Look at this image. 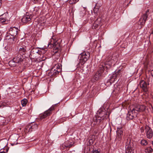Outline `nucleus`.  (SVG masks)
I'll return each mask as SVG.
<instances>
[{
	"label": "nucleus",
	"instance_id": "f257e3e1",
	"mask_svg": "<svg viewBox=\"0 0 153 153\" xmlns=\"http://www.w3.org/2000/svg\"><path fill=\"white\" fill-rule=\"evenodd\" d=\"M22 46L19 48V52L20 55H24L27 51H29L31 47V45H29L28 42L27 41H25L22 43Z\"/></svg>",
	"mask_w": 153,
	"mask_h": 153
},
{
	"label": "nucleus",
	"instance_id": "f03ea898",
	"mask_svg": "<svg viewBox=\"0 0 153 153\" xmlns=\"http://www.w3.org/2000/svg\"><path fill=\"white\" fill-rule=\"evenodd\" d=\"M23 57L22 55L18 54L14 57L12 61L9 62V64L10 65L15 66L16 65V63H20L23 60Z\"/></svg>",
	"mask_w": 153,
	"mask_h": 153
},
{
	"label": "nucleus",
	"instance_id": "7ed1b4c3",
	"mask_svg": "<svg viewBox=\"0 0 153 153\" xmlns=\"http://www.w3.org/2000/svg\"><path fill=\"white\" fill-rule=\"evenodd\" d=\"M61 71V69L59 65H55L52 68L49 72L48 75L50 76H55L58 74Z\"/></svg>",
	"mask_w": 153,
	"mask_h": 153
},
{
	"label": "nucleus",
	"instance_id": "20e7f679",
	"mask_svg": "<svg viewBox=\"0 0 153 153\" xmlns=\"http://www.w3.org/2000/svg\"><path fill=\"white\" fill-rule=\"evenodd\" d=\"M104 66H102L101 67H100L98 71L93 76V78L91 80V81L94 82L98 80L101 76V74L104 72Z\"/></svg>",
	"mask_w": 153,
	"mask_h": 153
},
{
	"label": "nucleus",
	"instance_id": "39448f33",
	"mask_svg": "<svg viewBox=\"0 0 153 153\" xmlns=\"http://www.w3.org/2000/svg\"><path fill=\"white\" fill-rule=\"evenodd\" d=\"M133 143L131 142L130 138L127 139V142L126 143V153H133L132 151Z\"/></svg>",
	"mask_w": 153,
	"mask_h": 153
},
{
	"label": "nucleus",
	"instance_id": "423d86ee",
	"mask_svg": "<svg viewBox=\"0 0 153 153\" xmlns=\"http://www.w3.org/2000/svg\"><path fill=\"white\" fill-rule=\"evenodd\" d=\"M90 57V54L88 52H84L81 53L80 57V62L82 64H84L88 59Z\"/></svg>",
	"mask_w": 153,
	"mask_h": 153
},
{
	"label": "nucleus",
	"instance_id": "0eeeda50",
	"mask_svg": "<svg viewBox=\"0 0 153 153\" xmlns=\"http://www.w3.org/2000/svg\"><path fill=\"white\" fill-rule=\"evenodd\" d=\"M39 49L37 48H33L31 49L30 56L31 59H36L39 55Z\"/></svg>",
	"mask_w": 153,
	"mask_h": 153
},
{
	"label": "nucleus",
	"instance_id": "6e6552de",
	"mask_svg": "<svg viewBox=\"0 0 153 153\" xmlns=\"http://www.w3.org/2000/svg\"><path fill=\"white\" fill-rule=\"evenodd\" d=\"M149 84L144 80L141 81L139 84L140 88L145 92H148L149 89Z\"/></svg>",
	"mask_w": 153,
	"mask_h": 153
},
{
	"label": "nucleus",
	"instance_id": "1a4fd4ad",
	"mask_svg": "<svg viewBox=\"0 0 153 153\" xmlns=\"http://www.w3.org/2000/svg\"><path fill=\"white\" fill-rule=\"evenodd\" d=\"M145 109V106L143 105H137L133 108L131 111L132 114H134L136 113L137 114V112H141L143 111Z\"/></svg>",
	"mask_w": 153,
	"mask_h": 153
},
{
	"label": "nucleus",
	"instance_id": "9d476101",
	"mask_svg": "<svg viewBox=\"0 0 153 153\" xmlns=\"http://www.w3.org/2000/svg\"><path fill=\"white\" fill-rule=\"evenodd\" d=\"M145 129L147 137L149 139L152 138L153 135V132L152 129L148 126H145Z\"/></svg>",
	"mask_w": 153,
	"mask_h": 153
},
{
	"label": "nucleus",
	"instance_id": "9b49d317",
	"mask_svg": "<svg viewBox=\"0 0 153 153\" xmlns=\"http://www.w3.org/2000/svg\"><path fill=\"white\" fill-rule=\"evenodd\" d=\"M19 30L15 27H10L9 29V33L11 36L16 37L18 34Z\"/></svg>",
	"mask_w": 153,
	"mask_h": 153
},
{
	"label": "nucleus",
	"instance_id": "f8f14e48",
	"mask_svg": "<svg viewBox=\"0 0 153 153\" xmlns=\"http://www.w3.org/2000/svg\"><path fill=\"white\" fill-rule=\"evenodd\" d=\"M51 40L50 42H49L48 45V47L49 48H51L52 47H54V49L56 50V52L57 51H58L59 50V46H58V45H57L56 44L57 43L56 42H53V43H52V40L54 41V39L53 38H52L51 39Z\"/></svg>",
	"mask_w": 153,
	"mask_h": 153
},
{
	"label": "nucleus",
	"instance_id": "ddd939ff",
	"mask_svg": "<svg viewBox=\"0 0 153 153\" xmlns=\"http://www.w3.org/2000/svg\"><path fill=\"white\" fill-rule=\"evenodd\" d=\"M17 39V37L12 36H10V35H8L6 36L5 39L8 42L13 44L16 40Z\"/></svg>",
	"mask_w": 153,
	"mask_h": 153
},
{
	"label": "nucleus",
	"instance_id": "4468645a",
	"mask_svg": "<svg viewBox=\"0 0 153 153\" xmlns=\"http://www.w3.org/2000/svg\"><path fill=\"white\" fill-rule=\"evenodd\" d=\"M147 18V15H142L139 20V24L141 25H144L145 23Z\"/></svg>",
	"mask_w": 153,
	"mask_h": 153
},
{
	"label": "nucleus",
	"instance_id": "2eb2a0df",
	"mask_svg": "<svg viewBox=\"0 0 153 153\" xmlns=\"http://www.w3.org/2000/svg\"><path fill=\"white\" fill-rule=\"evenodd\" d=\"M38 128V125L36 124H34V125L31 126L30 125H29L25 127V130L28 131L29 132H31L32 131V130H34L35 129H37Z\"/></svg>",
	"mask_w": 153,
	"mask_h": 153
},
{
	"label": "nucleus",
	"instance_id": "dca6fc26",
	"mask_svg": "<svg viewBox=\"0 0 153 153\" xmlns=\"http://www.w3.org/2000/svg\"><path fill=\"white\" fill-rule=\"evenodd\" d=\"M32 16L30 15H26L24 16L21 19V21L24 23H26L31 20Z\"/></svg>",
	"mask_w": 153,
	"mask_h": 153
},
{
	"label": "nucleus",
	"instance_id": "f3484780",
	"mask_svg": "<svg viewBox=\"0 0 153 153\" xmlns=\"http://www.w3.org/2000/svg\"><path fill=\"white\" fill-rule=\"evenodd\" d=\"M117 137L119 138V140H120L121 138L123 133V131L121 127L117 128Z\"/></svg>",
	"mask_w": 153,
	"mask_h": 153
},
{
	"label": "nucleus",
	"instance_id": "a211bd4d",
	"mask_svg": "<svg viewBox=\"0 0 153 153\" xmlns=\"http://www.w3.org/2000/svg\"><path fill=\"white\" fill-rule=\"evenodd\" d=\"M7 14L8 15L7 13ZM7 14L4 13L2 16V17L0 18V22L3 24H6L8 23V22L7 21V19L6 17H4V16H6Z\"/></svg>",
	"mask_w": 153,
	"mask_h": 153
},
{
	"label": "nucleus",
	"instance_id": "6ab92c4d",
	"mask_svg": "<svg viewBox=\"0 0 153 153\" xmlns=\"http://www.w3.org/2000/svg\"><path fill=\"white\" fill-rule=\"evenodd\" d=\"M107 61L108 63H106V68L108 69L111 67L112 62L113 61V60L111 59V56L109 57V59L107 60Z\"/></svg>",
	"mask_w": 153,
	"mask_h": 153
},
{
	"label": "nucleus",
	"instance_id": "aec40b11",
	"mask_svg": "<svg viewBox=\"0 0 153 153\" xmlns=\"http://www.w3.org/2000/svg\"><path fill=\"white\" fill-rule=\"evenodd\" d=\"M54 106H52L48 110L45 112V115H48V114H52V112L54 110Z\"/></svg>",
	"mask_w": 153,
	"mask_h": 153
},
{
	"label": "nucleus",
	"instance_id": "412c9836",
	"mask_svg": "<svg viewBox=\"0 0 153 153\" xmlns=\"http://www.w3.org/2000/svg\"><path fill=\"white\" fill-rule=\"evenodd\" d=\"M48 49L47 48H42L39 49V54H43L45 53L47 51Z\"/></svg>",
	"mask_w": 153,
	"mask_h": 153
},
{
	"label": "nucleus",
	"instance_id": "4be33fe9",
	"mask_svg": "<svg viewBox=\"0 0 153 153\" xmlns=\"http://www.w3.org/2000/svg\"><path fill=\"white\" fill-rule=\"evenodd\" d=\"M98 19L93 24L92 28L94 29H96L98 26L99 24Z\"/></svg>",
	"mask_w": 153,
	"mask_h": 153
},
{
	"label": "nucleus",
	"instance_id": "5701e85b",
	"mask_svg": "<svg viewBox=\"0 0 153 153\" xmlns=\"http://www.w3.org/2000/svg\"><path fill=\"white\" fill-rule=\"evenodd\" d=\"M1 117L2 118V119H4L3 120H2V119H1V120L2 121H3L2 122V123H1V125H5V123H8V122L9 121H10V119H6V118H4V117H3H3L1 116Z\"/></svg>",
	"mask_w": 153,
	"mask_h": 153
},
{
	"label": "nucleus",
	"instance_id": "b1692460",
	"mask_svg": "<svg viewBox=\"0 0 153 153\" xmlns=\"http://www.w3.org/2000/svg\"><path fill=\"white\" fill-rule=\"evenodd\" d=\"M153 149L151 146L146 147L145 149V152L146 153H150L152 152Z\"/></svg>",
	"mask_w": 153,
	"mask_h": 153
},
{
	"label": "nucleus",
	"instance_id": "393cba45",
	"mask_svg": "<svg viewBox=\"0 0 153 153\" xmlns=\"http://www.w3.org/2000/svg\"><path fill=\"white\" fill-rule=\"evenodd\" d=\"M39 55H40V56L39 57V59L40 61H44L46 59V57L43 54H40Z\"/></svg>",
	"mask_w": 153,
	"mask_h": 153
},
{
	"label": "nucleus",
	"instance_id": "a878e982",
	"mask_svg": "<svg viewBox=\"0 0 153 153\" xmlns=\"http://www.w3.org/2000/svg\"><path fill=\"white\" fill-rule=\"evenodd\" d=\"M95 117L93 119L94 121V122L95 121L97 123H100V119H99L100 117L99 115H95Z\"/></svg>",
	"mask_w": 153,
	"mask_h": 153
},
{
	"label": "nucleus",
	"instance_id": "bb28decb",
	"mask_svg": "<svg viewBox=\"0 0 153 153\" xmlns=\"http://www.w3.org/2000/svg\"><path fill=\"white\" fill-rule=\"evenodd\" d=\"M27 100L26 99H24L21 101V104L23 106H25L27 103Z\"/></svg>",
	"mask_w": 153,
	"mask_h": 153
},
{
	"label": "nucleus",
	"instance_id": "cd10ccee",
	"mask_svg": "<svg viewBox=\"0 0 153 153\" xmlns=\"http://www.w3.org/2000/svg\"><path fill=\"white\" fill-rule=\"evenodd\" d=\"M148 144L146 140L144 139H143L141 141V144L143 146H146Z\"/></svg>",
	"mask_w": 153,
	"mask_h": 153
},
{
	"label": "nucleus",
	"instance_id": "c85d7f7f",
	"mask_svg": "<svg viewBox=\"0 0 153 153\" xmlns=\"http://www.w3.org/2000/svg\"><path fill=\"white\" fill-rule=\"evenodd\" d=\"M135 117L134 115H127L126 117V119L127 120H129L133 119Z\"/></svg>",
	"mask_w": 153,
	"mask_h": 153
},
{
	"label": "nucleus",
	"instance_id": "c756f323",
	"mask_svg": "<svg viewBox=\"0 0 153 153\" xmlns=\"http://www.w3.org/2000/svg\"><path fill=\"white\" fill-rule=\"evenodd\" d=\"M79 1V0H69V3L70 4H74Z\"/></svg>",
	"mask_w": 153,
	"mask_h": 153
},
{
	"label": "nucleus",
	"instance_id": "7c9ffc66",
	"mask_svg": "<svg viewBox=\"0 0 153 153\" xmlns=\"http://www.w3.org/2000/svg\"><path fill=\"white\" fill-rule=\"evenodd\" d=\"M102 108H100L97 111V114L98 115V114H103L102 113Z\"/></svg>",
	"mask_w": 153,
	"mask_h": 153
},
{
	"label": "nucleus",
	"instance_id": "2f4dec72",
	"mask_svg": "<svg viewBox=\"0 0 153 153\" xmlns=\"http://www.w3.org/2000/svg\"><path fill=\"white\" fill-rule=\"evenodd\" d=\"M144 129H145V127H142L140 128L141 132H143L144 131Z\"/></svg>",
	"mask_w": 153,
	"mask_h": 153
},
{
	"label": "nucleus",
	"instance_id": "473e14b6",
	"mask_svg": "<svg viewBox=\"0 0 153 153\" xmlns=\"http://www.w3.org/2000/svg\"><path fill=\"white\" fill-rule=\"evenodd\" d=\"M149 12V10H147L146 11V13H145L143 14V15H147V17L148 18V16L149 15L148 13Z\"/></svg>",
	"mask_w": 153,
	"mask_h": 153
},
{
	"label": "nucleus",
	"instance_id": "72a5a7b5",
	"mask_svg": "<svg viewBox=\"0 0 153 153\" xmlns=\"http://www.w3.org/2000/svg\"><path fill=\"white\" fill-rule=\"evenodd\" d=\"M98 9L96 7H95L94 9V11L95 13H97L98 11Z\"/></svg>",
	"mask_w": 153,
	"mask_h": 153
},
{
	"label": "nucleus",
	"instance_id": "f704fd0d",
	"mask_svg": "<svg viewBox=\"0 0 153 153\" xmlns=\"http://www.w3.org/2000/svg\"><path fill=\"white\" fill-rule=\"evenodd\" d=\"M46 117V115H41V116L40 117V120H42Z\"/></svg>",
	"mask_w": 153,
	"mask_h": 153
},
{
	"label": "nucleus",
	"instance_id": "c9c22d12",
	"mask_svg": "<svg viewBox=\"0 0 153 153\" xmlns=\"http://www.w3.org/2000/svg\"><path fill=\"white\" fill-rule=\"evenodd\" d=\"M92 153H99V152L97 150H95L93 151Z\"/></svg>",
	"mask_w": 153,
	"mask_h": 153
},
{
	"label": "nucleus",
	"instance_id": "e433bc0d",
	"mask_svg": "<svg viewBox=\"0 0 153 153\" xmlns=\"http://www.w3.org/2000/svg\"><path fill=\"white\" fill-rule=\"evenodd\" d=\"M72 146V145H69V146H65L66 147H69V148H70L71 147V146Z\"/></svg>",
	"mask_w": 153,
	"mask_h": 153
},
{
	"label": "nucleus",
	"instance_id": "4c0bfd02",
	"mask_svg": "<svg viewBox=\"0 0 153 153\" xmlns=\"http://www.w3.org/2000/svg\"><path fill=\"white\" fill-rule=\"evenodd\" d=\"M2 35V34L1 33V32H0V41L1 40V36Z\"/></svg>",
	"mask_w": 153,
	"mask_h": 153
},
{
	"label": "nucleus",
	"instance_id": "58836bf2",
	"mask_svg": "<svg viewBox=\"0 0 153 153\" xmlns=\"http://www.w3.org/2000/svg\"><path fill=\"white\" fill-rule=\"evenodd\" d=\"M80 14H81V15H82V16H83L84 15V13H83V14H82V13H81V12H80Z\"/></svg>",
	"mask_w": 153,
	"mask_h": 153
},
{
	"label": "nucleus",
	"instance_id": "ea45409f",
	"mask_svg": "<svg viewBox=\"0 0 153 153\" xmlns=\"http://www.w3.org/2000/svg\"><path fill=\"white\" fill-rule=\"evenodd\" d=\"M0 153H5V152L3 151V152H0Z\"/></svg>",
	"mask_w": 153,
	"mask_h": 153
},
{
	"label": "nucleus",
	"instance_id": "a19ab883",
	"mask_svg": "<svg viewBox=\"0 0 153 153\" xmlns=\"http://www.w3.org/2000/svg\"><path fill=\"white\" fill-rule=\"evenodd\" d=\"M152 144L153 145V141L152 142Z\"/></svg>",
	"mask_w": 153,
	"mask_h": 153
},
{
	"label": "nucleus",
	"instance_id": "79ce46f5",
	"mask_svg": "<svg viewBox=\"0 0 153 153\" xmlns=\"http://www.w3.org/2000/svg\"><path fill=\"white\" fill-rule=\"evenodd\" d=\"M37 8H35V9L36 10V9H37Z\"/></svg>",
	"mask_w": 153,
	"mask_h": 153
},
{
	"label": "nucleus",
	"instance_id": "37998d69",
	"mask_svg": "<svg viewBox=\"0 0 153 153\" xmlns=\"http://www.w3.org/2000/svg\"><path fill=\"white\" fill-rule=\"evenodd\" d=\"M152 76H153V75Z\"/></svg>",
	"mask_w": 153,
	"mask_h": 153
}]
</instances>
